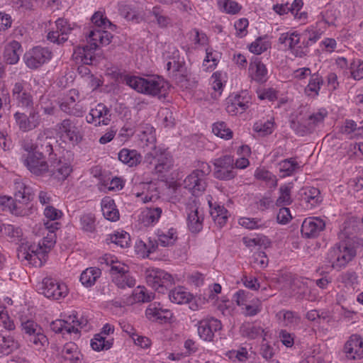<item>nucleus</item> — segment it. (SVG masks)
I'll list each match as a JSON object with an SVG mask.
<instances>
[{
	"label": "nucleus",
	"mask_w": 363,
	"mask_h": 363,
	"mask_svg": "<svg viewBox=\"0 0 363 363\" xmlns=\"http://www.w3.org/2000/svg\"><path fill=\"white\" fill-rule=\"evenodd\" d=\"M126 85L139 93L151 96L164 97L168 89V84L160 77L143 78L137 76L126 75L124 77Z\"/></svg>",
	"instance_id": "nucleus-1"
},
{
	"label": "nucleus",
	"mask_w": 363,
	"mask_h": 363,
	"mask_svg": "<svg viewBox=\"0 0 363 363\" xmlns=\"http://www.w3.org/2000/svg\"><path fill=\"white\" fill-rule=\"evenodd\" d=\"M105 262L107 265L111 267V280L118 288L124 289L126 287L133 288L135 286L136 281L132 276L128 266L113 257L105 258Z\"/></svg>",
	"instance_id": "nucleus-2"
},
{
	"label": "nucleus",
	"mask_w": 363,
	"mask_h": 363,
	"mask_svg": "<svg viewBox=\"0 0 363 363\" xmlns=\"http://www.w3.org/2000/svg\"><path fill=\"white\" fill-rule=\"evenodd\" d=\"M21 330L23 337L28 346L34 347L40 350L48 345L49 341L44 335L43 328L34 320L23 321L21 323Z\"/></svg>",
	"instance_id": "nucleus-3"
},
{
	"label": "nucleus",
	"mask_w": 363,
	"mask_h": 363,
	"mask_svg": "<svg viewBox=\"0 0 363 363\" xmlns=\"http://www.w3.org/2000/svg\"><path fill=\"white\" fill-rule=\"evenodd\" d=\"M52 139L45 135V133H40L38 135L35 143H33L31 140H24L21 143V147L27 152H31L35 155L46 157L51 156L53 157V149L51 141Z\"/></svg>",
	"instance_id": "nucleus-4"
},
{
	"label": "nucleus",
	"mask_w": 363,
	"mask_h": 363,
	"mask_svg": "<svg viewBox=\"0 0 363 363\" xmlns=\"http://www.w3.org/2000/svg\"><path fill=\"white\" fill-rule=\"evenodd\" d=\"M145 162L154 164L155 172L160 174L168 172L173 166V160L169 152L157 147L146 154Z\"/></svg>",
	"instance_id": "nucleus-5"
},
{
	"label": "nucleus",
	"mask_w": 363,
	"mask_h": 363,
	"mask_svg": "<svg viewBox=\"0 0 363 363\" xmlns=\"http://www.w3.org/2000/svg\"><path fill=\"white\" fill-rule=\"evenodd\" d=\"M146 281L159 293H164V291L171 287L174 279L172 275L160 269H151L146 272Z\"/></svg>",
	"instance_id": "nucleus-6"
},
{
	"label": "nucleus",
	"mask_w": 363,
	"mask_h": 363,
	"mask_svg": "<svg viewBox=\"0 0 363 363\" xmlns=\"http://www.w3.org/2000/svg\"><path fill=\"white\" fill-rule=\"evenodd\" d=\"M52 58V52L48 48L36 46L24 54L25 63L30 69H38Z\"/></svg>",
	"instance_id": "nucleus-7"
},
{
	"label": "nucleus",
	"mask_w": 363,
	"mask_h": 363,
	"mask_svg": "<svg viewBox=\"0 0 363 363\" xmlns=\"http://www.w3.org/2000/svg\"><path fill=\"white\" fill-rule=\"evenodd\" d=\"M16 188L18 189L14 194V199L11 197H0V206L9 207L13 213L18 214V203H27L32 197L29 188L25 186L23 184L18 183Z\"/></svg>",
	"instance_id": "nucleus-8"
},
{
	"label": "nucleus",
	"mask_w": 363,
	"mask_h": 363,
	"mask_svg": "<svg viewBox=\"0 0 363 363\" xmlns=\"http://www.w3.org/2000/svg\"><path fill=\"white\" fill-rule=\"evenodd\" d=\"M214 177L220 180H230L233 179L237 172L235 170L234 160L230 155H224L215 160Z\"/></svg>",
	"instance_id": "nucleus-9"
},
{
	"label": "nucleus",
	"mask_w": 363,
	"mask_h": 363,
	"mask_svg": "<svg viewBox=\"0 0 363 363\" xmlns=\"http://www.w3.org/2000/svg\"><path fill=\"white\" fill-rule=\"evenodd\" d=\"M40 293L45 297L52 300H59L65 298L68 294V289L64 283H60L57 280L45 277L42 282Z\"/></svg>",
	"instance_id": "nucleus-10"
},
{
	"label": "nucleus",
	"mask_w": 363,
	"mask_h": 363,
	"mask_svg": "<svg viewBox=\"0 0 363 363\" xmlns=\"http://www.w3.org/2000/svg\"><path fill=\"white\" fill-rule=\"evenodd\" d=\"M46 159V157L35 155L33 152H27L26 155L22 156L23 164L31 174L37 177H43L49 172L50 168Z\"/></svg>",
	"instance_id": "nucleus-11"
},
{
	"label": "nucleus",
	"mask_w": 363,
	"mask_h": 363,
	"mask_svg": "<svg viewBox=\"0 0 363 363\" xmlns=\"http://www.w3.org/2000/svg\"><path fill=\"white\" fill-rule=\"evenodd\" d=\"M30 109L29 115L20 112H16L13 115L16 124L23 132L30 131L38 128L41 123V116L39 112L33 107Z\"/></svg>",
	"instance_id": "nucleus-12"
},
{
	"label": "nucleus",
	"mask_w": 363,
	"mask_h": 363,
	"mask_svg": "<svg viewBox=\"0 0 363 363\" xmlns=\"http://www.w3.org/2000/svg\"><path fill=\"white\" fill-rule=\"evenodd\" d=\"M57 128L61 137L67 140L73 145H78L83 139V135L71 119H64L61 123H57Z\"/></svg>",
	"instance_id": "nucleus-13"
},
{
	"label": "nucleus",
	"mask_w": 363,
	"mask_h": 363,
	"mask_svg": "<svg viewBox=\"0 0 363 363\" xmlns=\"http://www.w3.org/2000/svg\"><path fill=\"white\" fill-rule=\"evenodd\" d=\"M56 30H50L47 35L48 40L57 45L63 44L68 40L67 35L74 30L68 21L64 18H58L55 21Z\"/></svg>",
	"instance_id": "nucleus-14"
},
{
	"label": "nucleus",
	"mask_w": 363,
	"mask_h": 363,
	"mask_svg": "<svg viewBox=\"0 0 363 363\" xmlns=\"http://www.w3.org/2000/svg\"><path fill=\"white\" fill-rule=\"evenodd\" d=\"M198 334L205 341H212L214 333L222 328L221 322L213 317L203 318L198 322Z\"/></svg>",
	"instance_id": "nucleus-15"
},
{
	"label": "nucleus",
	"mask_w": 363,
	"mask_h": 363,
	"mask_svg": "<svg viewBox=\"0 0 363 363\" xmlns=\"http://www.w3.org/2000/svg\"><path fill=\"white\" fill-rule=\"evenodd\" d=\"M325 228V221L318 217L306 218L301 225V232L306 238H317Z\"/></svg>",
	"instance_id": "nucleus-16"
},
{
	"label": "nucleus",
	"mask_w": 363,
	"mask_h": 363,
	"mask_svg": "<svg viewBox=\"0 0 363 363\" xmlns=\"http://www.w3.org/2000/svg\"><path fill=\"white\" fill-rule=\"evenodd\" d=\"M147 319L152 321H158L160 323L171 322L174 318L172 312L167 308H163L160 303H150L145 311Z\"/></svg>",
	"instance_id": "nucleus-17"
},
{
	"label": "nucleus",
	"mask_w": 363,
	"mask_h": 363,
	"mask_svg": "<svg viewBox=\"0 0 363 363\" xmlns=\"http://www.w3.org/2000/svg\"><path fill=\"white\" fill-rule=\"evenodd\" d=\"M12 97L18 107L30 109L33 106V96L21 82L14 84L12 89Z\"/></svg>",
	"instance_id": "nucleus-18"
},
{
	"label": "nucleus",
	"mask_w": 363,
	"mask_h": 363,
	"mask_svg": "<svg viewBox=\"0 0 363 363\" xmlns=\"http://www.w3.org/2000/svg\"><path fill=\"white\" fill-rule=\"evenodd\" d=\"M111 110L105 104L99 103L91 109L86 116V120L87 123H92L98 118L99 121L96 125H107L111 120Z\"/></svg>",
	"instance_id": "nucleus-19"
},
{
	"label": "nucleus",
	"mask_w": 363,
	"mask_h": 363,
	"mask_svg": "<svg viewBox=\"0 0 363 363\" xmlns=\"http://www.w3.org/2000/svg\"><path fill=\"white\" fill-rule=\"evenodd\" d=\"M249 99L246 91L235 96H230L228 99L226 111L232 115L242 113L249 107Z\"/></svg>",
	"instance_id": "nucleus-20"
},
{
	"label": "nucleus",
	"mask_w": 363,
	"mask_h": 363,
	"mask_svg": "<svg viewBox=\"0 0 363 363\" xmlns=\"http://www.w3.org/2000/svg\"><path fill=\"white\" fill-rule=\"evenodd\" d=\"M344 350L350 359L363 358V338L357 334L352 335L346 342Z\"/></svg>",
	"instance_id": "nucleus-21"
},
{
	"label": "nucleus",
	"mask_w": 363,
	"mask_h": 363,
	"mask_svg": "<svg viewBox=\"0 0 363 363\" xmlns=\"http://www.w3.org/2000/svg\"><path fill=\"white\" fill-rule=\"evenodd\" d=\"M184 186L185 189H189L191 192L192 195L198 196L205 190L206 183L203 177L197 175L193 171L184 180Z\"/></svg>",
	"instance_id": "nucleus-22"
},
{
	"label": "nucleus",
	"mask_w": 363,
	"mask_h": 363,
	"mask_svg": "<svg viewBox=\"0 0 363 363\" xmlns=\"http://www.w3.org/2000/svg\"><path fill=\"white\" fill-rule=\"evenodd\" d=\"M17 256L21 261H28L29 264L35 267H41L43 262L38 253L34 250L30 249V246L22 243L17 250Z\"/></svg>",
	"instance_id": "nucleus-23"
},
{
	"label": "nucleus",
	"mask_w": 363,
	"mask_h": 363,
	"mask_svg": "<svg viewBox=\"0 0 363 363\" xmlns=\"http://www.w3.org/2000/svg\"><path fill=\"white\" fill-rule=\"evenodd\" d=\"M23 51L21 43L16 40H13L5 46L4 59L7 64L15 65L18 62Z\"/></svg>",
	"instance_id": "nucleus-24"
},
{
	"label": "nucleus",
	"mask_w": 363,
	"mask_h": 363,
	"mask_svg": "<svg viewBox=\"0 0 363 363\" xmlns=\"http://www.w3.org/2000/svg\"><path fill=\"white\" fill-rule=\"evenodd\" d=\"M154 299V294L152 292H147L145 286H138L134 289L132 295L128 296L123 304L133 305L135 303H147Z\"/></svg>",
	"instance_id": "nucleus-25"
},
{
	"label": "nucleus",
	"mask_w": 363,
	"mask_h": 363,
	"mask_svg": "<svg viewBox=\"0 0 363 363\" xmlns=\"http://www.w3.org/2000/svg\"><path fill=\"white\" fill-rule=\"evenodd\" d=\"M49 172L50 177L57 182L65 181L72 172L71 165L66 162L59 160L56 164L52 165Z\"/></svg>",
	"instance_id": "nucleus-26"
},
{
	"label": "nucleus",
	"mask_w": 363,
	"mask_h": 363,
	"mask_svg": "<svg viewBox=\"0 0 363 363\" xmlns=\"http://www.w3.org/2000/svg\"><path fill=\"white\" fill-rule=\"evenodd\" d=\"M250 71L253 79L259 83L265 82L267 79V69L259 58L253 57L250 63Z\"/></svg>",
	"instance_id": "nucleus-27"
},
{
	"label": "nucleus",
	"mask_w": 363,
	"mask_h": 363,
	"mask_svg": "<svg viewBox=\"0 0 363 363\" xmlns=\"http://www.w3.org/2000/svg\"><path fill=\"white\" fill-rule=\"evenodd\" d=\"M187 220L189 229L191 233H197L201 230L203 217L199 214L198 208L195 206L189 208Z\"/></svg>",
	"instance_id": "nucleus-28"
},
{
	"label": "nucleus",
	"mask_w": 363,
	"mask_h": 363,
	"mask_svg": "<svg viewBox=\"0 0 363 363\" xmlns=\"http://www.w3.org/2000/svg\"><path fill=\"white\" fill-rule=\"evenodd\" d=\"M118 160L129 167L138 165L142 161L141 155L136 150L123 148L118 152Z\"/></svg>",
	"instance_id": "nucleus-29"
},
{
	"label": "nucleus",
	"mask_w": 363,
	"mask_h": 363,
	"mask_svg": "<svg viewBox=\"0 0 363 363\" xmlns=\"http://www.w3.org/2000/svg\"><path fill=\"white\" fill-rule=\"evenodd\" d=\"M301 199L311 205V207H315L322 201L320 191L318 188L307 186L301 189Z\"/></svg>",
	"instance_id": "nucleus-30"
},
{
	"label": "nucleus",
	"mask_w": 363,
	"mask_h": 363,
	"mask_svg": "<svg viewBox=\"0 0 363 363\" xmlns=\"http://www.w3.org/2000/svg\"><path fill=\"white\" fill-rule=\"evenodd\" d=\"M80 353L75 344L69 342L65 345L61 357L62 363H77L79 361Z\"/></svg>",
	"instance_id": "nucleus-31"
},
{
	"label": "nucleus",
	"mask_w": 363,
	"mask_h": 363,
	"mask_svg": "<svg viewBox=\"0 0 363 363\" xmlns=\"http://www.w3.org/2000/svg\"><path fill=\"white\" fill-rule=\"evenodd\" d=\"M101 210L106 219L111 221H116L119 219V212L113 199L110 198L103 199Z\"/></svg>",
	"instance_id": "nucleus-32"
},
{
	"label": "nucleus",
	"mask_w": 363,
	"mask_h": 363,
	"mask_svg": "<svg viewBox=\"0 0 363 363\" xmlns=\"http://www.w3.org/2000/svg\"><path fill=\"white\" fill-rule=\"evenodd\" d=\"M169 298L172 303L177 304L187 303L191 299H194L193 295L181 286L171 290L169 294Z\"/></svg>",
	"instance_id": "nucleus-33"
},
{
	"label": "nucleus",
	"mask_w": 363,
	"mask_h": 363,
	"mask_svg": "<svg viewBox=\"0 0 363 363\" xmlns=\"http://www.w3.org/2000/svg\"><path fill=\"white\" fill-rule=\"evenodd\" d=\"M101 272L99 268L89 267L82 272L80 276V281L86 287L93 286L96 279L100 277Z\"/></svg>",
	"instance_id": "nucleus-34"
},
{
	"label": "nucleus",
	"mask_w": 363,
	"mask_h": 363,
	"mask_svg": "<svg viewBox=\"0 0 363 363\" xmlns=\"http://www.w3.org/2000/svg\"><path fill=\"white\" fill-rule=\"evenodd\" d=\"M342 253L340 242L337 243L328 251L327 254V259L333 268H341L345 267L342 259H341L342 255Z\"/></svg>",
	"instance_id": "nucleus-35"
},
{
	"label": "nucleus",
	"mask_w": 363,
	"mask_h": 363,
	"mask_svg": "<svg viewBox=\"0 0 363 363\" xmlns=\"http://www.w3.org/2000/svg\"><path fill=\"white\" fill-rule=\"evenodd\" d=\"M113 339L106 340L102 333L96 334L91 341V346L94 350H107L113 345Z\"/></svg>",
	"instance_id": "nucleus-36"
},
{
	"label": "nucleus",
	"mask_w": 363,
	"mask_h": 363,
	"mask_svg": "<svg viewBox=\"0 0 363 363\" xmlns=\"http://www.w3.org/2000/svg\"><path fill=\"white\" fill-rule=\"evenodd\" d=\"M292 189L291 184L281 186L279 188L280 195L276 201V205L279 207H284L290 205L293 200L291 197V191Z\"/></svg>",
	"instance_id": "nucleus-37"
},
{
	"label": "nucleus",
	"mask_w": 363,
	"mask_h": 363,
	"mask_svg": "<svg viewBox=\"0 0 363 363\" xmlns=\"http://www.w3.org/2000/svg\"><path fill=\"white\" fill-rule=\"evenodd\" d=\"M118 6L120 14L128 20L138 21L142 18L141 12L139 9H136L130 5L120 4Z\"/></svg>",
	"instance_id": "nucleus-38"
},
{
	"label": "nucleus",
	"mask_w": 363,
	"mask_h": 363,
	"mask_svg": "<svg viewBox=\"0 0 363 363\" xmlns=\"http://www.w3.org/2000/svg\"><path fill=\"white\" fill-rule=\"evenodd\" d=\"M279 171L282 173V177H287L293 174L300 168L298 163L294 159L289 158L282 160L279 164Z\"/></svg>",
	"instance_id": "nucleus-39"
},
{
	"label": "nucleus",
	"mask_w": 363,
	"mask_h": 363,
	"mask_svg": "<svg viewBox=\"0 0 363 363\" xmlns=\"http://www.w3.org/2000/svg\"><path fill=\"white\" fill-rule=\"evenodd\" d=\"M267 38V36L257 38L249 46L250 51L255 55H260L271 48V43Z\"/></svg>",
	"instance_id": "nucleus-40"
},
{
	"label": "nucleus",
	"mask_w": 363,
	"mask_h": 363,
	"mask_svg": "<svg viewBox=\"0 0 363 363\" xmlns=\"http://www.w3.org/2000/svg\"><path fill=\"white\" fill-rule=\"evenodd\" d=\"M150 13L154 16L157 25L160 27H167L172 23L171 18L160 6H154L150 11Z\"/></svg>",
	"instance_id": "nucleus-41"
},
{
	"label": "nucleus",
	"mask_w": 363,
	"mask_h": 363,
	"mask_svg": "<svg viewBox=\"0 0 363 363\" xmlns=\"http://www.w3.org/2000/svg\"><path fill=\"white\" fill-rule=\"evenodd\" d=\"M59 106L62 111L75 117H82L84 113V110L82 105L74 106L64 99L60 103Z\"/></svg>",
	"instance_id": "nucleus-42"
},
{
	"label": "nucleus",
	"mask_w": 363,
	"mask_h": 363,
	"mask_svg": "<svg viewBox=\"0 0 363 363\" xmlns=\"http://www.w3.org/2000/svg\"><path fill=\"white\" fill-rule=\"evenodd\" d=\"M277 316H279V318L283 316L284 325L286 326L296 327L301 322V317L299 315L292 311H281L277 314Z\"/></svg>",
	"instance_id": "nucleus-43"
},
{
	"label": "nucleus",
	"mask_w": 363,
	"mask_h": 363,
	"mask_svg": "<svg viewBox=\"0 0 363 363\" xmlns=\"http://www.w3.org/2000/svg\"><path fill=\"white\" fill-rule=\"evenodd\" d=\"M240 332L243 337L250 339H255L262 335L263 330L260 327L253 325L249 323H245L240 326Z\"/></svg>",
	"instance_id": "nucleus-44"
},
{
	"label": "nucleus",
	"mask_w": 363,
	"mask_h": 363,
	"mask_svg": "<svg viewBox=\"0 0 363 363\" xmlns=\"http://www.w3.org/2000/svg\"><path fill=\"white\" fill-rule=\"evenodd\" d=\"M81 229L84 232L94 233L96 230V218L94 214L84 213L79 218Z\"/></svg>",
	"instance_id": "nucleus-45"
},
{
	"label": "nucleus",
	"mask_w": 363,
	"mask_h": 363,
	"mask_svg": "<svg viewBox=\"0 0 363 363\" xmlns=\"http://www.w3.org/2000/svg\"><path fill=\"white\" fill-rule=\"evenodd\" d=\"M108 239L111 242L114 243L122 248L128 247L130 242V235L124 231L116 232L113 235H109Z\"/></svg>",
	"instance_id": "nucleus-46"
},
{
	"label": "nucleus",
	"mask_w": 363,
	"mask_h": 363,
	"mask_svg": "<svg viewBox=\"0 0 363 363\" xmlns=\"http://www.w3.org/2000/svg\"><path fill=\"white\" fill-rule=\"evenodd\" d=\"M323 83V80L318 74H312L308 84L305 88V93L307 95H311V93H314L315 95L317 96Z\"/></svg>",
	"instance_id": "nucleus-47"
},
{
	"label": "nucleus",
	"mask_w": 363,
	"mask_h": 363,
	"mask_svg": "<svg viewBox=\"0 0 363 363\" xmlns=\"http://www.w3.org/2000/svg\"><path fill=\"white\" fill-rule=\"evenodd\" d=\"M0 231L9 236L11 241L20 240L23 235L22 230L19 227L10 224L0 225Z\"/></svg>",
	"instance_id": "nucleus-48"
},
{
	"label": "nucleus",
	"mask_w": 363,
	"mask_h": 363,
	"mask_svg": "<svg viewBox=\"0 0 363 363\" xmlns=\"http://www.w3.org/2000/svg\"><path fill=\"white\" fill-rule=\"evenodd\" d=\"M212 131L216 136L220 138L228 140L233 138L232 130L227 128L224 122L214 123L213 125Z\"/></svg>",
	"instance_id": "nucleus-49"
},
{
	"label": "nucleus",
	"mask_w": 363,
	"mask_h": 363,
	"mask_svg": "<svg viewBox=\"0 0 363 363\" xmlns=\"http://www.w3.org/2000/svg\"><path fill=\"white\" fill-rule=\"evenodd\" d=\"M254 298H256L253 296L252 293L242 289L238 290L233 295V300L236 302L237 305L241 308L248 303H250Z\"/></svg>",
	"instance_id": "nucleus-50"
},
{
	"label": "nucleus",
	"mask_w": 363,
	"mask_h": 363,
	"mask_svg": "<svg viewBox=\"0 0 363 363\" xmlns=\"http://www.w3.org/2000/svg\"><path fill=\"white\" fill-rule=\"evenodd\" d=\"M243 313L245 316H254L262 311V302L258 298H254L253 301L243 307Z\"/></svg>",
	"instance_id": "nucleus-51"
},
{
	"label": "nucleus",
	"mask_w": 363,
	"mask_h": 363,
	"mask_svg": "<svg viewBox=\"0 0 363 363\" xmlns=\"http://www.w3.org/2000/svg\"><path fill=\"white\" fill-rule=\"evenodd\" d=\"M340 249L342 252L341 259L345 267L356 256V250L345 242H340Z\"/></svg>",
	"instance_id": "nucleus-52"
},
{
	"label": "nucleus",
	"mask_w": 363,
	"mask_h": 363,
	"mask_svg": "<svg viewBox=\"0 0 363 363\" xmlns=\"http://www.w3.org/2000/svg\"><path fill=\"white\" fill-rule=\"evenodd\" d=\"M155 130L152 127H147L145 130L141 131L139 135L140 140L145 143L146 146L152 145V150L156 147L155 143L156 142Z\"/></svg>",
	"instance_id": "nucleus-53"
},
{
	"label": "nucleus",
	"mask_w": 363,
	"mask_h": 363,
	"mask_svg": "<svg viewBox=\"0 0 363 363\" xmlns=\"http://www.w3.org/2000/svg\"><path fill=\"white\" fill-rule=\"evenodd\" d=\"M218 6L227 13L235 14L241 9V6L232 0H218Z\"/></svg>",
	"instance_id": "nucleus-54"
},
{
	"label": "nucleus",
	"mask_w": 363,
	"mask_h": 363,
	"mask_svg": "<svg viewBox=\"0 0 363 363\" xmlns=\"http://www.w3.org/2000/svg\"><path fill=\"white\" fill-rule=\"evenodd\" d=\"M274 123L271 121H267L264 123L261 121L256 122L253 125L255 132L259 133L262 136L269 135L273 131Z\"/></svg>",
	"instance_id": "nucleus-55"
},
{
	"label": "nucleus",
	"mask_w": 363,
	"mask_h": 363,
	"mask_svg": "<svg viewBox=\"0 0 363 363\" xmlns=\"http://www.w3.org/2000/svg\"><path fill=\"white\" fill-rule=\"evenodd\" d=\"M255 177L258 179L267 181L269 185L272 187H275L277 184L276 177L274 176L270 172L264 169H257L255 172Z\"/></svg>",
	"instance_id": "nucleus-56"
},
{
	"label": "nucleus",
	"mask_w": 363,
	"mask_h": 363,
	"mask_svg": "<svg viewBox=\"0 0 363 363\" xmlns=\"http://www.w3.org/2000/svg\"><path fill=\"white\" fill-rule=\"evenodd\" d=\"M96 48L94 46H84L82 48V51L79 52V54L81 55L82 61L85 65H91L92 61L94 59H95L94 55V50H96Z\"/></svg>",
	"instance_id": "nucleus-57"
},
{
	"label": "nucleus",
	"mask_w": 363,
	"mask_h": 363,
	"mask_svg": "<svg viewBox=\"0 0 363 363\" xmlns=\"http://www.w3.org/2000/svg\"><path fill=\"white\" fill-rule=\"evenodd\" d=\"M351 75L355 80L363 78V62L359 60H354L350 64Z\"/></svg>",
	"instance_id": "nucleus-58"
},
{
	"label": "nucleus",
	"mask_w": 363,
	"mask_h": 363,
	"mask_svg": "<svg viewBox=\"0 0 363 363\" xmlns=\"http://www.w3.org/2000/svg\"><path fill=\"white\" fill-rule=\"evenodd\" d=\"M91 21L97 28H106L107 24L108 26H111V23L106 18H104L101 12H96L92 16Z\"/></svg>",
	"instance_id": "nucleus-59"
},
{
	"label": "nucleus",
	"mask_w": 363,
	"mask_h": 363,
	"mask_svg": "<svg viewBox=\"0 0 363 363\" xmlns=\"http://www.w3.org/2000/svg\"><path fill=\"white\" fill-rule=\"evenodd\" d=\"M292 219L291 212L289 208L281 207L277 216V220L279 223L285 225Z\"/></svg>",
	"instance_id": "nucleus-60"
},
{
	"label": "nucleus",
	"mask_w": 363,
	"mask_h": 363,
	"mask_svg": "<svg viewBox=\"0 0 363 363\" xmlns=\"http://www.w3.org/2000/svg\"><path fill=\"white\" fill-rule=\"evenodd\" d=\"M249 22L247 18H240L235 23V28L237 30V35L240 38H242L247 35V28Z\"/></svg>",
	"instance_id": "nucleus-61"
},
{
	"label": "nucleus",
	"mask_w": 363,
	"mask_h": 363,
	"mask_svg": "<svg viewBox=\"0 0 363 363\" xmlns=\"http://www.w3.org/2000/svg\"><path fill=\"white\" fill-rule=\"evenodd\" d=\"M261 220L257 218H241L239 224L248 229L258 228L261 224Z\"/></svg>",
	"instance_id": "nucleus-62"
},
{
	"label": "nucleus",
	"mask_w": 363,
	"mask_h": 363,
	"mask_svg": "<svg viewBox=\"0 0 363 363\" xmlns=\"http://www.w3.org/2000/svg\"><path fill=\"white\" fill-rule=\"evenodd\" d=\"M45 216L50 220H56L61 218L62 213L52 206H48L44 211Z\"/></svg>",
	"instance_id": "nucleus-63"
},
{
	"label": "nucleus",
	"mask_w": 363,
	"mask_h": 363,
	"mask_svg": "<svg viewBox=\"0 0 363 363\" xmlns=\"http://www.w3.org/2000/svg\"><path fill=\"white\" fill-rule=\"evenodd\" d=\"M254 263L261 268H265L268 265L269 259L264 252L259 251L254 254Z\"/></svg>",
	"instance_id": "nucleus-64"
}]
</instances>
